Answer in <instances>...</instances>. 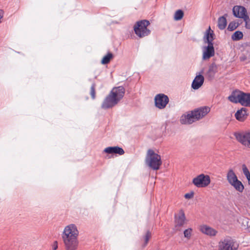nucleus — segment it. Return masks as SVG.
<instances>
[{"instance_id":"nucleus-20","label":"nucleus","mask_w":250,"mask_h":250,"mask_svg":"<svg viewBox=\"0 0 250 250\" xmlns=\"http://www.w3.org/2000/svg\"><path fill=\"white\" fill-rule=\"evenodd\" d=\"M217 71V66L214 63H212L209 67L208 72V76L209 77H213Z\"/></svg>"},{"instance_id":"nucleus-17","label":"nucleus","mask_w":250,"mask_h":250,"mask_svg":"<svg viewBox=\"0 0 250 250\" xmlns=\"http://www.w3.org/2000/svg\"><path fill=\"white\" fill-rule=\"evenodd\" d=\"M247 109L245 107L237 110L235 114L236 119L240 122H243L247 118Z\"/></svg>"},{"instance_id":"nucleus-6","label":"nucleus","mask_w":250,"mask_h":250,"mask_svg":"<svg viewBox=\"0 0 250 250\" xmlns=\"http://www.w3.org/2000/svg\"><path fill=\"white\" fill-rule=\"evenodd\" d=\"M146 163L152 169L158 170L162 165L161 157L153 150L149 149L147 152Z\"/></svg>"},{"instance_id":"nucleus-32","label":"nucleus","mask_w":250,"mask_h":250,"mask_svg":"<svg viewBox=\"0 0 250 250\" xmlns=\"http://www.w3.org/2000/svg\"><path fill=\"white\" fill-rule=\"evenodd\" d=\"M58 248V243L57 241H55L53 244V250H56Z\"/></svg>"},{"instance_id":"nucleus-10","label":"nucleus","mask_w":250,"mask_h":250,"mask_svg":"<svg viewBox=\"0 0 250 250\" xmlns=\"http://www.w3.org/2000/svg\"><path fill=\"white\" fill-rule=\"evenodd\" d=\"M236 140L243 145L250 147V130L234 134Z\"/></svg>"},{"instance_id":"nucleus-2","label":"nucleus","mask_w":250,"mask_h":250,"mask_svg":"<svg viewBox=\"0 0 250 250\" xmlns=\"http://www.w3.org/2000/svg\"><path fill=\"white\" fill-rule=\"evenodd\" d=\"M125 89L123 86L114 87L104 100L101 107L106 109L116 105L123 98Z\"/></svg>"},{"instance_id":"nucleus-4","label":"nucleus","mask_w":250,"mask_h":250,"mask_svg":"<svg viewBox=\"0 0 250 250\" xmlns=\"http://www.w3.org/2000/svg\"><path fill=\"white\" fill-rule=\"evenodd\" d=\"M210 27L206 32V34L204 37L205 43H208V45L205 46L203 48V57L204 60H207L213 57L215 54V51L213 47L212 41L214 40L213 31L210 33Z\"/></svg>"},{"instance_id":"nucleus-23","label":"nucleus","mask_w":250,"mask_h":250,"mask_svg":"<svg viewBox=\"0 0 250 250\" xmlns=\"http://www.w3.org/2000/svg\"><path fill=\"white\" fill-rule=\"evenodd\" d=\"M243 37V33L241 31H237L235 32L231 36V39L233 41H239Z\"/></svg>"},{"instance_id":"nucleus-19","label":"nucleus","mask_w":250,"mask_h":250,"mask_svg":"<svg viewBox=\"0 0 250 250\" xmlns=\"http://www.w3.org/2000/svg\"><path fill=\"white\" fill-rule=\"evenodd\" d=\"M227 14H225L224 16L220 17L218 20V27L220 30H224L227 24L226 17Z\"/></svg>"},{"instance_id":"nucleus-1","label":"nucleus","mask_w":250,"mask_h":250,"mask_svg":"<svg viewBox=\"0 0 250 250\" xmlns=\"http://www.w3.org/2000/svg\"><path fill=\"white\" fill-rule=\"evenodd\" d=\"M79 230L73 224L66 226L62 232V238L66 250H76L79 245Z\"/></svg>"},{"instance_id":"nucleus-24","label":"nucleus","mask_w":250,"mask_h":250,"mask_svg":"<svg viewBox=\"0 0 250 250\" xmlns=\"http://www.w3.org/2000/svg\"><path fill=\"white\" fill-rule=\"evenodd\" d=\"M183 11L182 10H178L174 14V19L175 21H179L183 18Z\"/></svg>"},{"instance_id":"nucleus-22","label":"nucleus","mask_w":250,"mask_h":250,"mask_svg":"<svg viewBox=\"0 0 250 250\" xmlns=\"http://www.w3.org/2000/svg\"><path fill=\"white\" fill-rule=\"evenodd\" d=\"M113 58V55L111 52H108L105 56H104L102 60L101 63L103 64H106L108 63L110 60Z\"/></svg>"},{"instance_id":"nucleus-14","label":"nucleus","mask_w":250,"mask_h":250,"mask_svg":"<svg viewBox=\"0 0 250 250\" xmlns=\"http://www.w3.org/2000/svg\"><path fill=\"white\" fill-rule=\"evenodd\" d=\"M104 151L108 154H118L120 155H122L125 153L124 149L117 146L107 147Z\"/></svg>"},{"instance_id":"nucleus-16","label":"nucleus","mask_w":250,"mask_h":250,"mask_svg":"<svg viewBox=\"0 0 250 250\" xmlns=\"http://www.w3.org/2000/svg\"><path fill=\"white\" fill-rule=\"evenodd\" d=\"M204 82V78L202 75H197L192 82L191 87L195 90L198 89L203 85Z\"/></svg>"},{"instance_id":"nucleus-15","label":"nucleus","mask_w":250,"mask_h":250,"mask_svg":"<svg viewBox=\"0 0 250 250\" xmlns=\"http://www.w3.org/2000/svg\"><path fill=\"white\" fill-rule=\"evenodd\" d=\"M200 230L202 233L210 236H215L217 233V231L215 229L207 225L201 226Z\"/></svg>"},{"instance_id":"nucleus-29","label":"nucleus","mask_w":250,"mask_h":250,"mask_svg":"<svg viewBox=\"0 0 250 250\" xmlns=\"http://www.w3.org/2000/svg\"><path fill=\"white\" fill-rule=\"evenodd\" d=\"M245 22V27L246 28L250 29V19L249 16H248L243 19Z\"/></svg>"},{"instance_id":"nucleus-26","label":"nucleus","mask_w":250,"mask_h":250,"mask_svg":"<svg viewBox=\"0 0 250 250\" xmlns=\"http://www.w3.org/2000/svg\"><path fill=\"white\" fill-rule=\"evenodd\" d=\"M239 23L235 21L230 22L228 27V29L229 31H232L234 30L238 26Z\"/></svg>"},{"instance_id":"nucleus-21","label":"nucleus","mask_w":250,"mask_h":250,"mask_svg":"<svg viewBox=\"0 0 250 250\" xmlns=\"http://www.w3.org/2000/svg\"><path fill=\"white\" fill-rule=\"evenodd\" d=\"M231 185L233 186L236 190L240 192H242L244 188L243 184L238 180L236 182L232 183Z\"/></svg>"},{"instance_id":"nucleus-31","label":"nucleus","mask_w":250,"mask_h":250,"mask_svg":"<svg viewBox=\"0 0 250 250\" xmlns=\"http://www.w3.org/2000/svg\"><path fill=\"white\" fill-rule=\"evenodd\" d=\"M193 196V193L192 192V193H186L185 195V197L186 198V199H190L191 198H192Z\"/></svg>"},{"instance_id":"nucleus-8","label":"nucleus","mask_w":250,"mask_h":250,"mask_svg":"<svg viewBox=\"0 0 250 250\" xmlns=\"http://www.w3.org/2000/svg\"><path fill=\"white\" fill-rule=\"evenodd\" d=\"M238 244L230 237H227L219 243L218 250H237Z\"/></svg>"},{"instance_id":"nucleus-18","label":"nucleus","mask_w":250,"mask_h":250,"mask_svg":"<svg viewBox=\"0 0 250 250\" xmlns=\"http://www.w3.org/2000/svg\"><path fill=\"white\" fill-rule=\"evenodd\" d=\"M227 180L230 185H231L232 183L236 182L238 180L236 174L231 169L229 170L227 173Z\"/></svg>"},{"instance_id":"nucleus-11","label":"nucleus","mask_w":250,"mask_h":250,"mask_svg":"<svg viewBox=\"0 0 250 250\" xmlns=\"http://www.w3.org/2000/svg\"><path fill=\"white\" fill-rule=\"evenodd\" d=\"M155 105L156 107L162 109L166 107L169 102L168 97L164 94H159L155 97Z\"/></svg>"},{"instance_id":"nucleus-28","label":"nucleus","mask_w":250,"mask_h":250,"mask_svg":"<svg viewBox=\"0 0 250 250\" xmlns=\"http://www.w3.org/2000/svg\"><path fill=\"white\" fill-rule=\"evenodd\" d=\"M192 231V229L191 228H189L186 229L184 231V234L185 237L189 239L191 236V232Z\"/></svg>"},{"instance_id":"nucleus-12","label":"nucleus","mask_w":250,"mask_h":250,"mask_svg":"<svg viewBox=\"0 0 250 250\" xmlns=\"http://www.w3.org/2000/svg\"><path fill=\"white\" fill-rule=\"evenodd\" d=\"M232 12L235 17L244 19L248 16L246 9L242 6H234L232 9Z\"/></svg>"},{"instance_id":"nucleus-25","label":"nucleus","mask_w":250,"mask_h":250,"mask_svg":"<svg viewBox=\"0 0 250 250\" xmlns=\"http://www.w3.org/2000/svg\"><path fill=\"white\" fill-rule=\"evenodd\" d=\"M242 169H243V173H244V175L246 176L247 179H248V180L249 181V183L250 185V173L248 169L247 168V167H246V166L245 165H243L242 166Z\"/></svg>"},{"instance_id":"nucleus-27","label":"nucleus","mask_w":250,"mask_h":250,"mask_svg":"<svg viewBox=\"0 0 250 250\" xmlns=\"http://www.w3.org/2000/svg\"><path fill=\"white\" fill-rule=\"evenodd\" d=\"M95 87L96 84L95 83H93L90 88V94L91 96V98L93 100L95 99L96 97V91H95Z\"/></svg>"},{"instance_id":"nucleus-13","label":"nucleus","mask_w":250,"mask_h":250,"mask_svg":"<svg viewBox=\"0 0 250 250\" xmlns=\"http://www.w3.org/2000/svg\"><path fill=\"white\" fill-rule=\"evenodd\" d=\"M186 217L183 210H180L178 216H175V228L177 230H180V228L185 223Z\"/></svg>"},{"instance_id":"nucleus-9","label":"nucleus","mask_w":250,"mask_h":250,"mask_svg":"<svg viewBox=\"0 0 250 250\" xmlns=\"http://www.w3.org/2000/svg\"><path fill=\"white\" fill-rule=\"evenodd\" d=\"M210 183V178L209 175L201 174L192 180V183L197 188H205L207 187Z\"/></svg>"},{"instance_id":"nucleus-7","label":"nucleus","mask_w":250,"mask_h":250,"mask_svg":"<svg viewBox=\"0 0 250 250\" xmlns=\"http://www.w3.org/2000/svg\"><path fill=\"white\" fill-rule=\"evenodd\" d=\"M150 22L147 20L138 21L134 27L135 34L140 38H143L149 35L150 30L147 28Z\"/></svg>"},{"instance_id":"nucleus-5","label":"nucleus","mask_w":250,"mask_h":250,"mask_svg":"<svg viewBox=\"0 0 250 250\" xmlns=\"http://www.w3.org/2000/svg\"><path fill=\"white\" fill-rule=\"evenodd\" d=\"M228 99L233 103H239L243 106L250 107V93L235 90L232 92Z\"/></svg>"},{"instance_id":"nucleus-3","label":"nucleus","mask_w":250,"mask_h":250,"mask_svg":"<svg viewBox=\"0 0 250 250\" xmlns=\"http://www.w3.org/2000/svg\"><path fill=\"white\" fill-rule=\"evenodd\" d=\"M210 111V108L203 106L192 111L187 115L181 117L180 121L182 124H191L205 116Z\"/></svg>"},{"instance_id":"nucleus-30","label":"nucleus","mask_w":250,"mask_h":250,"mask_svg":"<svg viewBox=\"0 0 250 250\" xmlns=\"http://www.w3.org/2000/svg\"><path fill=\"white\" fill-rule=\"evenodd\" d=\"M151 237V233L149 231H147L146 235H145V246L146 245L148 242V240L149 239V238H150Z\"/></svg>"}]
</instances>
